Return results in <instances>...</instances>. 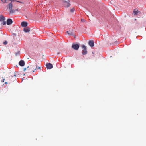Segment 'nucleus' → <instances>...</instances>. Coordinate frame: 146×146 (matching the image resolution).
Masks as SVG:
<instances>
[{"instance_id":"aec40b11","label":"nucleus","mask_w":146,"mask_h":146,"mask_svg":"<svg viewBox=\"0 0 146 146\" xmlns=\"http://www.w3.org/2000/svg\"><path fill=\"white\" fill-rule=\"evenodd\" d=\"M28 70V68H25L24 69V71H25V70Z\"/></svg>"},{"instance_id":"f257e3e1","label":"nucleus","mask_w":146,"mask_h":146,"mask_svg":"<svg viewBox=\"0 0 146 146\" xmlns=\"http://www.w3.org/2000/svg\"><path fill=\"white\" fill-rule=\"evenodd\" d=\"M11 1V2H10L9 4L8 5V7L9 8V13L10 14H12L14 13L15 12V10L12 9L13 7V4L12 3V2L13 1H16L18 2H20L18 1H17L16 0H1V1L3 3H8L9 1ZM20 3H22L20 2Z\"/></svg>"},{"instance_id":"9d476101","label":"nucleus","mask_w":146,"mask_h":146,"mask_svg":"<svg viewBox=\"0 0 146 146\" xmlns=\"http://www.w3.org/2000/svg\"><path fill=\"white\" fill-rule=\"evenodd\" d=\"M64 5L66 7H68L70 5V4L69 2H67L64 1L63 2Z\"/></svg>"},{"instance_id":"6e6552de","label":"nucleus","mask_w":146,"mask_h":146,"mask_svg":"<svg viewBox=\"0 0 146 146\" xmlns=\"http://www.w3.org/2000/svg\"><path fill=\"white\" fill-rule=\"evenodd\" d=\"M19 64L21 66H23L25 65L24 61L23 60H21L19 62Z\"/></svg>"},{"instance_id":"0eeeda50","label":"nucleus","mask_w":146,"mask_h":146,"mask_svg":"<svg viewBox=\"0 0 146 146\" xmlns=\"http://www.w3.org/2000/svg\"><path fill=\"white\" fill-rule=\"evenodd\" d=\"M16 76V74H15V72H12L11 73L10 75L9 76V80L10 79L12 78V77H13V76H14L15 77Z\"/></svg>"},{"instance_id":"f03ea898","label":"nucleus","mask_w":146,"mask_h":146,"mask_svg":"<svg viewBox=\"0 0 146 146\" xmlns=\"http://www.w3.org/2000/svg\"><path fill=\"white\" fill-rule=\"evenodd\" d=\"M28 69V70H27V72H31V71H33V72H34V71L36 70V68H37V65H36V67L34 65H31L27 67Z\"/></svg>"},{"instance_id":"393cba45","label":"nucleus","mask_w":146,"mask_h":146,"mask_svg":"<svg viewBox=\"0 0 146 146\" xmlns=\"http://www.w3.org/2000/svg\"><path fill=\"white\" fill-rule=\"evenodd\" d=\"M13 35H15V36H16V34H13Z\"/></svg>"},{"instance_id":"a211bd4d","label":"nucleus","mask_w":146,"mask_h":146,"mask_svg":"<svg viewBox=\"0 0 146 146\" xmlns=\"http://www.w3.org/2000/svg\"><path fill=\"white\" fill-rule=\"evenodd\" d=\"M3 43L4 45H6L7 44V41H5L3 42Z\"/></svg>"},{"instance_id":"39448f33","label":"nucleus","mask_w":146,"mask_h":146,"mask_svg":"<svg viewBox=\"0 0 146 146\" xmlns=\"http://www.w3.org/2000/svg\"><path fill=\"white\" fill-rule=\"evenodd\" d=\"M46 66L48 69H51L53 68V65L50 63H47L46 65Z\"/></svg>"},{"instance_id":"6ab92c4d","label":"nucleus","mask_w":146,"mask_h":146,"mask_svg":"<svg viewBox=\"0 0 146 146\" xmlns=\"http://www.w3.org/2000/svg\"><path fill=\"white\" fill-rule=\"evenodd\" d=\"M81 21L82 22H84L85 21V20L84 19H81Z\"/></svg>"},{"instance_id":"1a4fd4ad","label":"nucleus","mask_w":146,"mask_h":146,"mask_svg":"<svg viewBox=\"0 0 146 146\" xmlns=\"http://www.w3.org/2000/svg\"><path fill=\"white\" fill-rule=\"evenodd\" d=\"M12 21L11 19H8L7 21V23L8 25H9L12 23Z\"/></svg>"},{"instance_id":"f3484780","label":"nucleus","mask_w":146,"mask_h":146,"mask_svg":"<svg viewBox=\"0 0 146 146\" xmlns=\"http://www.w3.org/2000/svg\"><path fill=\"white\" fill-rule=\"evenodd\" d=\"M75 11V9L74 8H73L71 9L70 11L71 12H73Z\"/></svg>"},{"instance_id":"4468645a","label":"nucleus","mask_w":146,"mask_h":146,"mask_svg":"<svg viewBox=\"0 0 146 146\" xmlns=\"http://www.w3.org/2000/svg\"><path fill=\"white\" fill-rule=\"evenodd\" d=\"M5 19V18L3 16H1L0 17V21H3Z\"/></svg>"},{"instance_id":"412c9836","label":"nucleus","mask_w":146,"mask_h":146,"mask_svg":"<svg viewBox=\"0 0 146 146\" xmlns=\"http://www.w3.org/2000/svg\"><path fill=\"white\" fill-rule=\"evenodd\" d=\"M36 68H38V69H41V68L40 67H38V68L37 67Z\"/></svg>"},{"instance_id":"4be33fe9","label":"nucleus","mask_w":146,"mask_h":146,"mask_svg":"<svg viewBox=\"0 0 146 146\" xmlns=\"http://www.w3.org/2000/svg\"><path fill=\"white\" fill-rule=\"evenodd\" d=\"M15 11H18V9H16V10H15Z\"/></svg>"},{"instance_id":"b1692460","label":"nucleus","mask_w":146,"mask_h":146,"mask_svg":"<svg viewBox=\"0 0 146 146\" xmlns=\"http://www.w3.org/2000/svg\"><path fill=\"white\" fill-rule=\"evenodd\" d=\"M5 84H7V82H5Z\"/></svg>"},{"instance_id":"9b49d317","label":"nucleus","mask_w":146,"mask_h":146,"mask_svg":"<svg viewBox=\"0 0 146 146\" xmlns=\"http://www.w3.org/2000/svg\"><path fill=\"white\" fill-rule=\"evenodd\" d=\"M21 25L22 27H26L28 25V23L27 22H22L21 23Z\"/></svg>"},{"instance_id":"423d86ee","label":"nucleus","mask_w":146,"mask_h":146,"mask_svg":"<svg viewBox=\"0 0 146 146\" xmlns=\"http://www.w3.org/2000/svg\"><path fill=\"white\" fill-rule=\"evenodd\" d=\"M88 44L92 47H93L94 46V41L93 40H90L88 42Z\"/></svg>"},{"instance_id":"f8f14e48","label":"nucleus","mask_w":146,"mask_h":146,"mask_svg":"<svg viewBox=\"0 0 146 146\" xmlns=\"http://www.w3.org/2000/svg\"><path fill=\"white\" fill-rule=\"evenodd\" d=\"M23 30L25 32H28L30 31V28L27 27L26 28H24Z\"/></svg>"},{"instance_id":"5701e85b","label":"nucleus","mask_w":146,"mask_h":146,"mask_svg":"<svg viewBox=\"0 0 146 146\" xmlns=\"http://www.w3.org/2000/svg\"><path fill=\"white\" fill-rule=\"evenodd\" d=\"M4 80H5V79H3V81H2V82H4Z\"/></svg>"},{"instance_id":"dca6fc26","label":"nucleus","mask_w":146,"mask_h":146,"mask_svg":"<svg viewBox=\"0 0 146 146\" xmlns=\"http://www.w3.org/2000/svg\"><path fill=\"white\" fill-rule=\"evenodd\" d=\"M2 24L3 25H5L6 24V22L5 21H3L2 23Z\"/></svg>"},{"instance_id":"7ed1b4c3","label":"nucleus","mask_w":146,"mask_h":146,"mask_svg":"<svg viewBox=\"0 0 146 146\" xmlns=\"http://www.w3.org/2000/svg\"><path fill=\"white\" fill-rule=\"evenodd\" d=\"M82 48L83 49L82 50V53L83 55H84L86 54L87 53V52L86 48V46L84 45L82 46Z\"/></svg>"},{"instance_id":"20e7f679","label":"nucleus","mask_w":146,"mask_h":146,"mask_svg":"<svg viewBox=\"0 0 146 146\" xmlns=\"http://www.w3.org/2000/svg\"><path fill=\"white\" fill-rule=\"evenodd\" d=\"M79 46V45L78 44H76L74 43L72 44V47L73 49L75 50H78Z\"/></svg>"},{"instance_id":"ddd939ff","label":"nucleus","mask_w":146,"mask_h":146,"mask_svg":"<svg viewBox=\"0 0 146 146\" xmlns=\"http://www.w3.org/2000/svg\"><path fill=\"white\" fill-rule=\"evenodd\" d=\"M133 13H134V15H136L138 14V13H140V12L138 11H133Z\"/></svg>"},{"instance_id":"2eb2a0df","label":"nucleus","mask_w":146,"mask_h":146,"mask_svg":"<svg viewBox=\"0 0 146 146\" xmlns=\"http://www.w3.org/2000/svg\"><path fill=\"white\" fill-rule=\"evenodd\" d=\"M68 35H71L72 34V33L71 32H69V31H66V32Z\"/></svg>"}]
</instances>
